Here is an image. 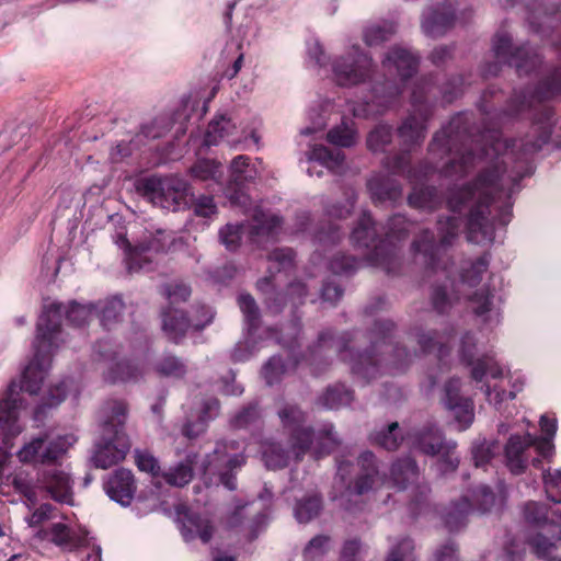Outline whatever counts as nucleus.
Instances as JSON below:
<instances>
[{"label":"nucleus","mask_w":561,"mask_h":561,"mask_svg":"<svg viewBox=\"0 0 561 561\" xmlns=\"http://www.w3.org/2000/svg\"><path fill=\"white\" fill-rule=\"evenodd\" d=\"M308 162L310 167L307 171L310 175L313 174L314 163L332 172H340L343 168L344 156L340 150H329L324 146H314L308 153Z\"/></svg>","instance_id":"obj_24"},{"label":"nucleus","mask_w":561,"mask_h":561,"mask_svg":"<svg viewBox=\"0 0 561 561\" xmlns=\"http://www.w3.org/2000/svg\"><path fill=\"white\" fill-rule=\"evenodd\" d=\"M396 33V26L392 22L382 21L371 23L364 30V41L368 46H377L388 41Z\"/></svg>","instance_id":"obj_33"},{"label":"nucleus","mask_w":561,"mask_h":561,"mask_svg":"<svg viewBox=\"0 0 561 561\" xmlns=\"http://www.w3.org/2000/svg\"><path fill=\"white\" fill-rule=\"evenodd\" d=\"M66 387L67 381H61L60 383L54 386V388L49 389L48 397L35 410L34 417L36 421L42 420L46 413V408H55L64 401Z\"/></svg>","instance_id":"obj_45"},{"label":"nucleus","mask_w":561,"mask_h":561,"mask_svg":"<svg viewBox=\"0 0 561 561\" xmlns=\"http://www.w3.org/2000/svg\"><path fill=\"white\" fill-rule=\"evenodd\" d=\"M419 476L417 466L411 458L393 463L391 477L388 481L398 489H405V482H415Z\"/></svg>","instance_id":"obj_29"},{"label":"nucleus","mask_w":561,"mask_h":561,"mask_svg":"<svg viewBox=\"0 0 561 561\" xmlns=\"http://www.w3.org/2000/svg\"><path fill=\"white\" fill-rule=\"evenodd\" d=\"M263 460L270 469H279L288 463V455L275 443H266L263 447Z\"/></svg>","instance_id":"obj_44"},{"label":"nucleus","mask_w":561,"mask_h":561,"mask_svg":"<svg viewBox=\"0 0 561 561\" xmlns=\"http://www.w3.org/2000/svg\"><path fill=\"white\" fill-rule=\"evenodd\" d=\"M469 308L478 317L486 329H494L501 323L502 314L491 300V295L486 288L469 296Z\"/></svg>","instance_id":"obj_19"},{"label":"nucleus","mask_w":561,"mask_h":561,"mask_svg":"<svg viewBox=\"0 0 561 561\" xmlns=\"http://www.w3.org/2000/svg\"><path fill=\"white\" fill-rule=\"evenodd\" d=\"M214 319L210 308L201 306L196 308L192 319H186L184 313L178 309L167 310L162 314V329L167 336L178 343L187 332L188 329L202 330Z\"/></svg>","instance_id":"obj_12"},{"label":"nucleus","mask_w":561,"mask_h":561,"mask_svg":"<svg viewBox=\"0 0 561 561\" xmlns=\"http://www.w3.org/2000/svg\"><path fill=\"white\" fill-rule=\"evenodd\" d=\"M527 443L530 444V446H535L537 453L542 457L548 458L553 455L554 445L550 437H536L527 434Z\"/></svg>","instance_id":"obj_60"},{"label":"nucleus","mask_w":561,"mask_h":561,"mask_svg":"<svg viewBox=\"0 0 561 561\" xmlns=\"http://www.w3.org/2000/svg\"><path fill=\"white\" fill-rule=\"evenodd\" d=\"M371 197L377 202H396L401 197V188L389 179L373 178L368 181Z\"/></svg>","instance_id":"obj_30"},{"label":"nucleus","mask_w":561,"mask_h":561,"mask_svg":"<svg viewBox=\"0 0 561 561\" xmlns=\"http://www.w3.org/2000/svg\"><path fill=\"white\" fill-rule=\"evenodd\" d=\"M242 226L239 225H226L219 231V239L227 250H236L241 240Z\"/></svg>","instance_id":"obj_50"},{"label":"nucleus","mask_w":561,"mask_h":561,"mask_svg":"<svg viewBox=\"0 0 561 561\" xmlns=\"http://www.w3.org/2000/svg\"><path fill=\"white\" fill-rule=\"evenodd\" d=\"M413 250L415 253H422L425 257V262L436 272L437 263L435 259L439 247L435 244L431 232L424 231L420 239L413 242Z\"/></svg>","instance_id":"obj_37"},{"label":"nucleus","mask_w":561,"mask_h":561,"mask_svg":"<svg viewBox=\"0 0 561 561\" xmlns=\"http://www.w3.org/2000/svg\"><path fill=\"white\" fill-rule=\"evenodd\" d=\"M284 374V365L282 359L277 356H273L263 367L262 375L266 383L272 386Z\"/></svg>","instance_id":"obj_58"},{"label":"nucleus","mask_w":561,"mask_h":561,"mask_svg":"<svg viewBox=\"0 0 561 561\" xmlns=\"http://www.w3.org/2000/svg\"><path fill=\"white\" fill-rule=\"evenodd\" d=\"M407 439L414 448L426 455H440L436 463L440 473L454 471L458 467L459 458L455 454L456 443L444 442L437 428L431 427L424 432L409 435Z\"/></svg>","instance_id":"obj_10"},{"label":"nucleus","mask_w":561,"mask_h":561,"mask_svg":"<svg viewBox=\"0 0 561 561\" xmlns=\"http://www.w3.org/2000/svg\"><path fill=\"white\" fill-rule=\"evenodd\" d=\"M158 371L169 377H182L186 369L185 365L176 357L165 356L158 364Z\"/></svg>","instance_id":"obj_55"},{"label":"nucleus","mask_w":561,"mask_h":561,"mask_svg":"<svg viewBox=\"0 0 561 561\" xmlns=\"http://www.w3.org/2000/svg\"><path fill=\"white\" fill-rule=\"evenodd\" d=\"M460 218L456 216L448 217L446 221H438V230L439 233L442 234L440 247L449 244L451 239L457 236L460 227Z\"/></svg>","instance_id":"obj_53"},{"label":"nucleus","mask_w":561,"mask_h":561,"mask_svg":"<svg viewBox=\"0 0 561 561\" xmlns=\"http://www.w3.org/2000/svg\"><path fill=\"white\" fill-rule=\"evenodd\" d=\"M88 531L83 528L73 529L62 523H55L46 529H39L35 538L49 541L64 551H75L87 545Z\"/></svg>","instance_id":"obj_16"},{"label":"nucleus","mask_w":561,"mask_h":561,"mask_svg":"<svg viewBox=\"0 0 561 561\" xmlns=\"http://www.w3.org/2000/svg\"><path fill=\"white\" fill-rule=\"evenodd\" d=\"M278 416L285 428L291 431V453L298 460L306 453V450L313 444V438L317 440L316 455L317 457L322 454L330 453L337 439L332 432V426L325 427L314 436L310 428H302L300 425L305 420L304 413L295 405H286L278 411Z\"/></svg>","instance_id":"obj_4"},{"label":"nucleus","mask_w":561,"mask_h":561,"mask_svg":"<svg viewBox=\"0 0 561 561\" xmlns=\"http://www.w3.org/2000/svg\"><path fill=\"white\" fill-rule=\"evenodd\" d=\"M94 310L92 305L71 302L68 308L62 304L53 302L45 307L37 322V333L34 342L35 356L23 373L21 388L35 394L41 388L50 366V354L57 347L56 341L60 334V319L66 313L68 321L75 327L88 322Z\"/></svg>","instance_id":"obj_2"},{"label":"nucleus","mask_w":561,"mask_h":561,"mask_svg":"<svg viewBox=\"0 0 561 561\" xmlns=\"http://www.w3.org/2000/svg\"><path fill=\"white\" fill-rule=\"evenodd\" d=\"M458 379H450L445 386V398L444 404L447 409L453 411L454 416L458 423V430H466L473 421V403L469 399H462L459 397Z\"/></svg>","instance_id":"obj_17"},{"label":"nucleus","mask_w":561,"mask_h":561,"mask_svg":"<svg viewBox=\"0 0 561 561\" xmlns=\"http://www.w3.org/2000/svg\"><path fill=\"white\" fill-rule=\"evenodd\" d=\"M330 539L325 536H317L312 538L305 548L304 557L306 561H313L323 556L329 549Z\"/></svg>","instance_id":"obj_52"},{"label":"nucleus","mask_w":561,"mask_h":561,"mask_svg":"<svg viewBox=\"0 0 561 561\" xmlns=\"http://www.w3.org/2000/svg\"><path fill=\"white\" fill-rule=\"evenodd\" d=\"M135 491L133 472L127 469H117L105 483V492L110 499L123 506L130 504Z\"/></svg>","instance_id":"obj_18"},{"label":"nucleus","mask_w":561,"mask_h":561,"mask_svg":"<svg viewBox=\"0 0 561 561\" xmlns=\"http://www.w3.org/2000/svg\"><path fill=\"white\" fill-rule=\"evenodd\" d=\"M238 302L247 322L251 327H254L259 320V309L253 297L248 294H242L239 296Z\"/></svg>","instance_id":"obj_57"},{"label":"nucleus","mask_w":561,"mask_h":561,"mask_svg":"<svg viewBox=\"0 0 561 561\" xmlns=\"http://www.w3.org/2000/svg\"><path fill=\"white\" fill-rule=\"evenodd\" d=\"M371 440L387 450H394L399 447L403 437L399 435V424L393 422L387 428L375 433Z\"/></svg>","instance_id":"obj_38"},{"label":"nucleus","mask_w":561,"mask_h":561,"mask_svg":"<svg viewBox=\"0 0 561 561\" xmlns=\"http://www.w3.org/2000/svg\"><path fill=\"white\" fill-rule=\"evenodd\" d=\"M77 440L78 437L73 433L59 435L51 439L35 437L24 444L18 450L16 456L23 463H55L67 455Z\"/></svg>","instance_id":"obj_7"},{"label":"nucleus","mask_w":561,"mask_h":561,"mask_svg":"<svg viewBox=\"0 0 561 561\" xmlns=\"http://www.w3.org/2000/svg\"><path fill=\"white\" fill-rule=\"evenodd\" d=\"M218 401L211 400L207 403L206 410L203 412V415L198 417V421L195 424L186 423L183 428V433L188 438L197 437L201 433L205 431L206 420L215 416L218 412Z\"/></svg>","instance_id":"obj_43"},{"label":"nucleus","mask_w":561,"mask_h":561,"mask_svg":"<svg viewBox=\"0 0 561 561\" xmlns=\"http://www.w3.org/2000/svg\"><path fill=\"white\" fill-rule=\"evenodd\" d=\"M37 488L46 491L56 502L73 505V480L66 469L53 468L42 471Z\"/></svg>","instance_id":"obj_15"},{"label":"nucleus","mask_w":561,"mask_h":561,"mask_svg":"<svg viewBox=\"0 0 561 561\" xmlns=\"http://www.w3.org/2000/svg\"><path fill=\"white\" fill-rule=\"evenodd\" d=\"M165 295L170 304H175L185 301L191 295V289L184 284L169 285L165 287Z\"/></svg>","instance_id":"obj_63"},{"label":"nucleus","mask_w":561,"mask_h":561,"mask_svg":"<svg viewBox=\"0 0 561 561\" xmlns=\"http://www.w3.org/2000/svg\"><path fill=\"white\" fill-rule=\"evenodd\" d=\"M373 60L358 47L352 49L332 64L333 80L341 87H352L369 78Z\"/></svg>","instance_id":"obj_11"},{"label":"nucleus","mask_w":561,"mask_h":561,"mask_svg":"<svg viewBox=\"0 0 561 561\" xmlns=\"http://www.w3.org/2000/svg\"><path fill=\"white\" fill-rule=\"evenodd\" d=\"M230 172L234 181L238 182L252 180L255 175V172L250 169L247 156L236 157L230 164Z\"/></svg>","instance_id":"obj_49"},{"label":"nucleus","mask_w":561,"mask_h":561,"mask_svg":"<svg viewBox=\"0 0 561 561\" xmlns=\"http://www.w3.org/2000/svg\"><path fill=\"white\" fill-rule=\"evenodd\" d=\"M238 449L239 446H237L234 442L218 444L214 451L213 459L205 468L206 472H213L211 467L214 466L220 482L229 490H234L237 486L234 476L231 472L245 462L242 455L231 453Z\"/></svg>","instance_id":"obj_14"},{"label":"nucleus","mask_w":561,"mask_h":561,"mask_svg":"<svg viewBox=\"0 0 561 561\" xmlns=\"http://www.w3.org/2000/svg\"><path fill=\"white\" fill-rule=\"evenodd\" d=\"M488 266L489 260L482 256L473 262L470 268L465 270L458 284L461 290L476 286L480 282L482 274L486 272Z\"/></svg>","instance_id":"obj_39"},{"label":"nucleus","mask_w":561,"mask_h":561,"mask_svg":"<svg viewBox=\"0 0 561 561\" xmlns=\"http://www.w3.org/2000/svg\"><path fill=\"white\" fill-rule=\"evenodd\" d=\"M494 494L488 486H481L472 493V502L463 496L458 503H454L444 519L450 531L458 530L466 525L467 516L474 510L488 512L494 504Z\"/></svg>","instance_id":"obj_13"},{"label":"nucleus","mask_w":561,"mask_h":561,"mask_svg":"<svg viewBox=\"0 0 561 561\" xmlns=\"http://www.w3.org/2000/svg\"><path fill=\"white\" fill-rule=\"evenodd\" d=\"M192 465L193 459L187 457L185 461L170 468L168 471L163 472L165 482L170 485L180 488L186 485L193 478Z\"/></svg>","instance_id":"obj_36"},{"label":"nucleus","mask_w":561,"mask_h":561,"mask_svg":"<svg viewBox=\"0 0 561 561\" xmlns=\"http://www.w3.org/2000/svg\"><path fill=\"white\" fill-rule=\"evenodd\" d=\"M237 126L229 117L224 115L216 116L208 124L205 133L204 142L206 146H216L221 140L236 134Z\"/></svg>","instance_id":"obj_27"},{"label":"nucleus","mask_w":561,"mask_h":561,"mask_svg":"<svg viewBox=\"0 0 561 561\" xmlns=\"http://www.w3.org/2000/svg\"><path fill=\"white\" fill-rule=\"evenodd\" d=\"M556 518L549 516V512L543 504L537 502H528L524 506V517L526 522L539 525L543 522L551 520L548 531L553 534L549 539L546 534L539 533L530 540V545L535 553L546 561H561V557H554L557 541L560 540V528L556 523L561 522V510L552 513Z\"/></svg>","instance_id":"obj_9"},{"label":"nucleus","mask_w":561,"mask_h":561,"mask_svg":"<svg viewBox=\"0 0 561 561\" xmlns=\"http://www.w3.org/2000/svg\"><path fill=\"white\" fill-rule=\"evenodd\" d=\"M135 461L140 471L148 472L152 477H157L160 471L158 459L146 450H135Z\"/></svg>","instance_id":"obj_51"},{"label":"nucleus","mask_w":561,"mask_h":561,"mask_svg":"<svg viewBox=\"0 0 561 561\" xmlns=\"http://www.w3.org/2000/svg\"><path fill=\"white\" fill-rule=\"evenodd\" d=\"M270 261L278 272L289 268L294 261V252L290 249H276L270 255Z\"/></svg>","instance_id":"obj_59"},{"label":"nucleus","mask_w":561,"mask_h":561,"mask_svg":"<svg viewBox=\"0 0 561 561\" xmlns=\"http://www.w3.org/2000/svg\"><path fill=\"white\" fill-rule=\"evenodd\" d=\"M181 523V533L185 541L199 538L203 542H208L213 536V527L208 519L192 514L188 510L178 511Z\"/></svg>","instance_id":"obj_22"},{"label":"nucleus","mask_w":561,"mask_h":561,"mask_svg":"<svg viewBox=\"0 0 561 561\" xmlns=\"http://www.w3.org/2000/svg\"><path fill=\"white\" fill-rule=\"evenodd\" d=\"M356 266V260L351 256H336L330 263V268L333 273H346L352 271Z\"/></svg>","instance_id":"obj_64"},{"label":"nucleus","mask_w":561,"mask_h":561,"mask_svg":"<svg viewBox=\"0 0 561 561\" xmlns=\"http://www.w3.org/2000/svg\"><path fill=\"white\" fill-rule=\"evenodd\" d=\"M369 261L371 264L380 266L390 273L398 265L397 248L388 241L374 244V251L369 255Z\"/></svg>","instance_id":"obj_28"},{"label":"nucleus","mask_w":561,"mask_h":561,"mask_svg":"<svg viewBox=\"0 0 561 561\" xmlns=\"http://www.w3.org/2000/svg\"><path fill=\"white\" fill-rule=\"evenodd\" d=\"M542 480L548 499L561 504V470L545 472Z\"/></svg>","instance_id":"obj_47"},{"label":"nucleus","mask_w":561,"mask_h":561,"mask_svg":"<svg viewBox=\"0 0 561 561\" xmlns=\"http://www.w3.org/2000/svg\"><path fill=\"white\" fill-rule=\"evenodd\" d=\"M530 444L527 443V434L524 437L518 435L511 436L505 447L506 466L514 474L522 473L527 463L524 451Z\"/></svg>","instance_id":"obj_25"},{"label":"nucleus","mask_w":561,"mask_h":561,"mask_svg":"<svg viewBox=\"0 0 561 561\" xmlns=\"http://www.w3.org/2000/svg\"><path fill=\"white\" fill-rule=\"evenodd\" d=\"M353 394L343 385L329 388L318 400V403L324 409H339L352 402Z\"/></svg>","instance_id":"obj_35"},{"label":"nucleus","mask_w":561,"mask_h":561,"mask_svg":"<svg viewBox=\"0 0 561 561\" xmlns=\"http://www.w3.org/2000/svg\"><path fill=\"white\" fill-rule=\"evenodd\" d=\"M101 423V439L95 446L93 462L98 468L107 469L125 459L130 449L129 438L124 432L127 407L123 401L104 404Z\"/></svg>","instance_id":"obj_3"},{"label":"nucleus","mask_w":561,"mask_h":561,"mask_svg":"<svg viewBox=\"0 0 561 561\" xmlns=\"http://www.w3.org/2000/svg\"><path fill=\"white\" fill-rule=\"evenodd\" d=\"M320 510V497L312 495L297 503L295 507V517L299 523H308L319 514Z\"/></svg>","instance_id":"obj_41"},{"label":"nucleus","mask_w":561,"mask_h":561,"mask_svg":"<svg viewBox=\"0 0 561 561\" xmlns=\"http://www.w3.org/2000/svg\"><path fill=\"white\" fill-rule=\"evenodd\" d=\"M454 21V15L445 8L442 9V12L432 10L424 14L422 28L427 36L437 37L445 34L453 26Z\"/></svg>","instance_id":"obj_26"},{"label":"nucleus","mask_w":561,"mask_h":561,"mask_svg":"<svg viewBox=\"0 0 561 561\" xmlns=\"http://www.w3.org/2000/svg\"><path fill=\"white\" fill-rule=\"evenodd\" d=\"M476 343L474 337L470 334H467L462 337L461 341V357L468 362V364L473 365L472 368V377L477 381L485 380V397L488 401L495 407L500 405L502 402L512 400L515 398L516 390L506 391L500 388L497 382L491 383V380L502 379L504 376L503 369L499 366V364L490 356H483L482 358H478L477 362H473V355L476 354Z\"/></svg>","instance_id":"obj_5"},{"label":"nucleus","mask_w":561,"mask_h":561,"mask_svg":"<svg viewBox=\"0 0 561 561\" xmlns=\"http://www.w3.org/2000/svg\"><path fill=\"white\" fill-rule=\"evenodd\" d=\"M192 175L199 180H217L221 175V164L214 160H198L191 169Z\"/></svg>","instance_id":"obj_46"},{"label":"nucleus","mask_w":561,"mask_h":561,"mask_svg":"<svg viewBox=\"0 0 561 561\" xmlns=\"http://www.w3.org/2000/svg\"><path fill=\"white\" fill-rule=\"evenodd\" d=\"M382 66L390 73L396 71L400 81L404 83L416 71L417 58L408 49L393 47L382 61Z\"/></svg>","instance_id":"obj_21"},{"label":"nucleus","mask_w":561,"mask_h":561,"mask_svg":"<svg viewBox=\"0 0 561 561\" xmlns=\"http://www.w3.org/2000/svg\"><path fill=\"white\" fill-rule=\"evenodd\" d=\"M337 476L342 483H347L341 497L347 501L353 495H362L368 492L379 481L385 482L376 467L375 457L370 451L363 453L357 463L341 461L337 466Z\"/></svg>","instance_id":"obj_6"},{"label":"nucleus","mask_w":561,"mask_h":561,"mask_svg":"<svg viewBox=\"0 0 561 561\" xmlns=\"http://www.w3.org/2000/svg\"><path fill=\"white\" fill-rule=\"evenodd\" d=\"M483 147L476 144L481 153L472 150H458L453 153L450 162L444 169V175L453 178L465 175L471 169L481 168L476 180L462 187L453 190L448 196V207L453 213L467 211V238L472 243H489L493 241L494 227L488 219L489 206L504 188V178L500 173L499 157L508 156L516 141L508 144L501 138L496 130L483 133Z\"/></svg>","instance_id":"obj_1"},{"label":"nucleus","mask_w":561,"mask_h":561,"mask_svg":"<svg viewBox=\"0 0 561 561\" xmlns=\"http://www.w3.org/2000/svg\"><path fill=\"white\" fill-rule=\"evenodd\" d=\"M328 140L335 146L351 147L356 142L357 135L352 124L343 122L328 133Z\"/></svg>","instance_id":"obj_40"},{"label":"nucleus","mask_w":561,"mask_h":561,"mask_svg":"<svg viewBox=\"0 0 561 561\" xmlns=\"http://www.w3.org/2000/svg\"><path fill=\"white\" fill-rule=\"evenodd\" d=\"M438 203L435 188H414L409 195V204L420 209H433Z\"/></svg>","instance_id":"obj_42"},{"label":"nucleus","mask_w":561,"mask_h":561,"mask_svg":"<svg viewBox=\"0 0 561 561\" xmlns=\"http://www.w3.org/2000/svg\"><path fill=\"white\" fill-rule=\"evenodd\" d=\"M99 310L102 325L108 327L117 320L118 316L124 310V302L121 298L114 297L104 302Z\"/></svg>","instance_id":"obj_48"},{"label":"nucleus","mask_w":561,"mask_h":561,"mask_svg":"<svg viewBox=\"0 0 561 561\" xmlns=\"http://www.w3.org/2000/svg\"><path fill=\"white\" fill-rule=\"evenodd\" d=\"M413 106L417 112H420L419 115H411L399 128V137L404 144L409 145L420 142L425 137L426 129L425 122L427 117V107L423 106L415 92H413Z\"/></svg>","instance_id":"obj_20"},{"label":"nucleus","mask_w":561,"mask_h":561,"mask_svg":"<svg viewBox=\"0 0 561 561\" xmlns=\"http://www.w3.org/2000/svg\"><path fill=\"white\" fill-rule=\"evenodd\" d=\"M390 139L391 128L388 126H379L369 134L367 145L370 150L379 151L383 149Z\"/></svg>","instance_id":"obj_56"},{"label":"nucleus","mask_w":561,"mask_h":561,"mask_svg":"<svg viewBox=\"0 0 561 561\" xmlns=\"http://www.w3.org/2000/svg\"><path fill=\"white\" fill-rule=\"evenodd\" d=\"M413 542L409 538L402 539L390 550L386 561H415L413 557Z\"/></svg>","instance_id":"obj_54"},{"label":"nucleus","mask_w":561,"mask_h":561,"mask_svg":"<svg viewBox=\"0 0 561 561\" xmlns=\"http://www.w3.org/2000/svg\"><path fill=\"white\" fill-rule=\"evenodd\" d=\"M375 234L371 218L368 214L364 213L358 225L352 231L351 240L355 247L370 248L375 242Z\"/></svg>","instance_id":"obj_32"},{"label":"nucleus","mask_w":561,"mask_h":561,"mask_svg":"<svg viewBox=\"0 0 561 561\" xmlns=\"http://www.w3.org/2000/svg\"><path fill=\"white\" fill-rule=\"evenodd\" d=\"M12 484L20 493L25 495L30 501L34 502L36 500L35 489L37 488V484L33 485L23 474H15L12 479Z\"/></svg>","instance_id":"obj_62"},{"label":"nucleus","mask_w":561,"mask_h":561,"mask_svg":"<svg viewBox=\"0 0 561 561\" xmlns=\"http://www.w3.org/2000/svg\"><path fill=\"white\" fill-rule=\"evenodd\" d=\"M282 225V219L271 213L256 210L253 216L252 234L255 237L272 236Z\"/></svg>","instance_id":"obj_34"},{"label":"nucleus","mask_w":561,"mask_h":561,"mask_svg":"<svg viewBox=\"0 0 561 561\" xmlns=\"http://www.w3.org/2000/svg\"><path fill=\"white\" fill-rule=\"evenodd\" d=\"M145 190L151 203L165 210L184 209L191 201L187 182L178 176L151 178L145 183Z\"/></svg>","instance_id":"obj_8"},{"label":"nucleus","mask_w":561,"mask_h":561,"mask_svg":"<svg viewBox=\"0 0 561 561\" xmlns=\"http://www.w3.org/2000/svg\"><path fill=\"white\" fill-rule=\"evenodd\" d=\"M142 375V370L130 362H117L111 365L108 371L104 375L107 382H128L136 381Z\"/></svg>","instance_id":"obj_31"},{"label":"nucleus","mask_w":561,"mask_h":561,"mask_svg":"<svg viewBox=\"0 0 561 561\" xmlns=\"http://www.w3.org/2000/svg\"><path fill=\"white\" fill-rule=\"evenodd\" d=\"M116 243L121 248H125L128 250V267L129 270H140L141 265L137 263V257L140 256L144 252L154 251L159 252L164 249V233L162 231H158L156 237H152L149 241L139 242L133 249L128 240L125 237H119L116 240Z\"/></svg>","instance_id":"obj_23"},{"label":"nucleus","mask_w":561,"mask_h":561,"mask_svg":"<svg viewBox=\"0 0 561 561\" xmlns=\"http://www.w3.org/2000/svg\"><path fill=\"white\" fill-rule=\"evenodd\" d=\"M193 208H194V214L196 216L205 217V218L211 217L217 211L216 204L214 203V199L210 196L198 197L194 202Z\"/></svg>","instance_id":"obj_61"}]
</instances>
